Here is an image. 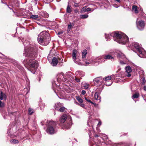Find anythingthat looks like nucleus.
Segmentation results:
<instances>
[{
    "label": "nucleus",
    "instance_id": "nucleus-48",
    "mask_svg": "<svg viewBox=\"0 0 146 146\" xmlns=\"http://www.w3.org/2000/svg\"><path fill=\"white\" fill-rule=\"evenodd\" d=\"M63 33L62 32H58V35H60L61 34H62Z\"/></svg>",
    "mask_w": 146,
    "mask_h": 146
},
{
    "label": "nucleus",
    "instance_id": "nucleus-44",
    "mask_svg": "<svg viewBox=\"0 0 146 146\" xmlns=\"http://www.w3.org/2000/svg\"><path fill=\"white\" fill-rule=\"evenodd\" d=\"M86 92L85 90H82V94L83 95H84L86 94Z\"/></svg>",
    "mask_w": 146,
    "mask_h": 146
},
{
    "label": "nucleus",
    "instance_id": "nucleus-16",
    "mask_svg": "<svg viewBox=\"0 0 146 146\" xmlns=\"http://www.w3.org/2000/svg\"><path fill=\"white\" fill-rule=\"evenodd\" d=\"M104 59H110L112 60H114V57L110 54H108L105 55L104 57Z\"/></svg>",
    "mask_w": 146,
    "mask_h": 146
},
{
    "label": "nucleus",
    "instance_id": "nucleus-11",
    "mask_svg": "<svg viewBox=\"0 0 146 146\" xmlns=\"http://www.w3.org/2000/svg\"><path fill=\"white\" fill-rule=\"evenodd\" d=\"M142 49L140 50V52L138 51L139 53L138 54L139 56L141 58L146 57V52L142 51Z\"/></svg>",
    "mask_w": 146,
    "mask_h": 146
},
{
    "label": "nucleus",
    "instance_id": "nucleus-38",
    "mask_svg": "<svg viewBox=\"0 0 146 146\" xmlns=\"http://www.w3.org/2000/svg\"><path fill=\"white\" fill-rule=\"evenodd\" d=\"M0 100V107L1 108L3 107L4 106V103H3Z\"/></svg>",
    "mask_w": 146,
    "mask_h": 146
},
{
    "label": "nucleus",
    "instance_id": "nucleus-2",
    "mask_svg": "<svg viewBox=\"0 0 146 146\" xmlns=\"http://www.w3.org/2000/svg\"><path fill=\"white\" fill-rule=\"evenodd\" d=\"M112 37L114 40L121 44H125L129 41V38L124 34L119 32H113L110 34H105L107 40H109Z\"/></svg>",
    "mask_w": 146,
    "mask_h": 146
},
{
    "label": "nucleus",
    "instance_id": "nucleus-55",
    "mask_svg": "<svg viewBox=\"0 0 146 146\" xmlns=\"http://www.w3.org/2000/svg\"><path fill=\"white\" fill-rule=\"evenodd\" d=\"M9 8L10 9H11V8H9Z\"/></svg>",
    "mask_w": 146,
    "mask_h": 146
},
{
    "label": "nucleus",
    "instance_id": "nucleus-34",
    "mask_svg": "<svg viewBox=\"0 0 146 146\" xmlns=\"http://www.w3.org/2000/svg\"><path fill=\"white\" fill-rule=\"evenodd\" d=\"M111 79V76H108L106 77L105 78V80L106 81L110 80V81Z\"/></svg>",
    "mask_w": 146,
    "mask_h": 146
},
{
    "label": "nucleus",
    "instance_id": "nucleus-46",
    "mask_svg": "<svg viewBox=\"0 0 146 146\" xmlns=\"http://www.w3.org/2000/svg\"><path fill=\"white\" fill-rule=\"evenodd\" d=\"M102 123L100 121H99L98 123V126H100L101 125Z\"/></svg>",
    "mask_w": 146,
    "mask_h": 146
},
{
    "label": "nucleus",
    "instance_id": "nucleus-41",
    "mask_svg": "<svg viewBox=\"0 0 146 146\" xmlns=\"http://www.w3.org/2000/svg\"><path fill=\"white\" fill-rule=\"evenodd\" d=\"M120 60V63L121 64H126V63L123 61H122L121 60L119 59Z\"/></svg>",
    "mask_w": 146,
    "mask_h": 146
},
{
    "label": "nucleus",
    "instance_id": "nucleus-47",
    "mask_svg": "<svg viewBox=\"0 0 146 146\" xmlns=\"http://www.w3.org/2000/svg\"><path fill=\"white\" fill-rule=\"evenodd\" d=\"M74 12L75 13H77L78 12V10L76 9L74 10Z\"/></svg>",
    "mask_w": 146,
    "mask_h": 146
},
{
    "label": "nucleus",
    "instance_id": "nucleus-40",
    "mask_svg": "<svg viewBox=\"0 0 146 146\" xmlns=\"http://www.w3.org/2000/svg\"><path fill=\"white\" fill-rule=\"evenodd\" d=\"M143 82L142 84H145L146 82V80H145V78H143Z\"/></svg>",
    "mask_w": 146,
    "mask_h": 146
},
{
    "label": "nucleus",
    "instance_id": "nucleus-4",
    "mask_svg": "<svg viewBox=\"0 0 146 146\" xmlns=\"http://www.w3.org/2000/svg\"><path fill=\"white\" fill-rule=\"evenodd\" d=\"M56 125V123L53 121H50L47 122V127L46 130L47 133L51 134H54Z\"/></svg>",
    "mask_w": 146,
    "mask_h": 146
},
{
    "label": "nucleus",
    "instance_id": "nucleus-6",
    "mask_svg": "<svg viewBox=\"0 0 146 146\" xmlns=\"http://www.w3.org/2000/svg\"><path fill=\"white\" fill-rule=\"evenodd\" d=\"M77 51L76 50H74L72 51V58L74 61L75 63L79 64V62L78 61V60L76 58V54Z\"/></svg>",
    "mask_w": 146,
    "mask_h": 146
},
{
    "label": "nucleus",
    "instance_id": "nucleus-18",
    "mask_svg": "<svg viewBox=\"0 0 146 146\" xmlns=\"http://www.w3.org/2000/svg\"><path fill=\"white\" fill-rule=\"evenodd\" d=\"M87 54V51L86 50H84L82 52V58L83 59L86 58V54Z\"/></svg>",
    "mask_w": 146,
    "mask_h": 146
},
{
    "label": "nucleus",
    "instance_id": "nucleus-25",
    "mask_svg": "<svg viewBox=\"0 0 146 146\" xmlns=\"http://www.w3.org/2000/svg\"><path fill=\"white\" fill-rule=\"evenodd\" d=\"M88 17V15L87 14L82 15H80V17L82 19H85L87 18Z\"/></svg>",
    "mask_w": 146,
    "mask_h": 146
},
{
    "label": "nucleus",
    "instance_id": "nucleus-3",
    "mask_svg": "<svg viewBox=\"0 0 146 146\" xmlns=\"http://www.w3.org/2000/svg\"><path fill=\"white\" fill-rule=\"evenodd\" d=\"M51 40L49 34L46 31L40 33L38 37L39 43L42 45H47L48 44Z\"/></svg>",
    "mask_w": 146,
    "mask_h": 146
},
{
    "label": "nucleus",
    "instance_id": "nucleus-29",
    "mask_svg": "<svg viewBox=\"0 0 146 146\" xmlns=\"http://www.w3.org/2000/svg\"><path fill=\"white\" fill-rule=\"evenodd\" d=\"M34 110L31 108H29V113L30 115H32L34 112Z\"/></svg>",
    "mask_w": 146,
    "mask_h": 146
},
{
    "label": "nucleus",
    "instance_id": "nucleus-27",
    "mask_svg": "<svg viewBox=\"0 0 146 146\" xmlns=\"http://www.w3.org/2000/svg\"><path fill=\"white\" fill-rule=\"evenodd\" d=\"M10 142L11 143L13 144L17 143L19 142L18 140L15 139H13L11 140Z\"/></svg>",
    "mask_w": 146,
    "mask_h": 146
},
{
    "label": "nucleus",
    "instance_id": "nucleus-54",
    "mask_svg": "<svg viewBox=\"0 0 146 146\" xmlns=\"http://www.w3.org/2000/svg\"><path fill=\"white\" fill-rule=\"evenodd\" d=\"M95 136V137H98V135H96Z\"/></svg>",
    "mask_w": 146,
    "mask_h": 146
},
{
    "label": "nucleus",
    "instance_id": "nucleus-42",
    "mask_svg": "<svg viewBox=\"0 0 146 146\" xmlns=\"http://www.w3.org/2000/svg\"><path fill=\"white\" fill-rule=\"evenodd\" d=\"M42 16H43V17H44L47 18L48 16V15L47 13H45V14L44 16L42 15Z\"/></svg>",
    "mask_w": 146,
    "mask_h": 146
},
{
    "label": "nucleus",
    "instance_id": "nucleus-53",
    "mask_svg": "<svg viewBox=\"0 0 146 146\" xmlns=\"http://www.w3.org/2000/svg\"><path fill=\"white\" fill-rule=\"evenodd\" d=\"M101 57H98V60H100V59H101Z\"/></svg>",
    "mask_w": 146,
    "mask_h": 146
},
{
    "label": "nucleus",
    "instance_id": "nucleus-21",
    "mask_svg": "<svg viewBox=\"0 0 146 146\" xmlns=\"http://www.w3.org/2000/svg\"><path fill=\"white\" fill-rule=\"evenodd\" d=\"M62 106L61 104L60 103H57L55 104L54 107L55 109H59L61 106Z\"/></svg>",
    "mask_w": 146,
    "mask_h": 146
},
{
    "label": "nucleus",
    "instance_id": "nucleus-45",
    "mask_svg": "<svg viewBox=\"0 0 146 146\" xmlns=\"http://www.w3.org/2000/svg\"><path fill=\"white\" fill-rule=\"evenodd\" d=\"M79 105H80V106H81V107H82L84 108V107L85 105H84V104H80Z\"/></svg>",
    "mask_w": 146,
    "mask_h": 146
},
{
    "label": "nucleus",
    "instance_id": "nucleus-31",
    "mask_svg": "<svg viewBox=\"0 0 146 146\" xmlns=\"http://www.w3.org/2000/svg\"><path fill=\"white\" fill-rule=\"evenodd\" d=\"M74 25L73 23H71L68 26V29H69L72 28L74 26Z\"/></svg>",
    "mask_w": 146,
    "mask_h": 146
},
{
    "label": "nucleus",
    "instance_id": "nucleus-39",
    "mask_svg": "<svg viewBox=\"0 0 146 146\" xmlns=\"http://www.w3.org/2000/svg\"><path fill=\"white\" fill-rule=\"evenodd\" d=\"M46 3H48L53 1V0H42Z\"/></svg>",
    "mask_w": 146,
    "mask_h": 146
},
{
    "label": "nucleus",
    "instance_id": "nucleus-24",
    "mask_svg": "<svg viewBox=\"0 0 146 146\" xmlns=\"http://www.w3.org/2000/svg\"><path fill=\"white\" fill-rule=\"evenodd\" d=\"M139 94L138 93H136L133 95L132 96V98L133 99L135 98H137L139 97Z\"/></svg>",
    "mask_w": 146,
    "mask_h": 146
},
{
    "label": "nucleus",
    "instance_id": "nucleus-32",
    "mask_svg": "<svg viewBox=\"0 0 146 146\" xmlns=\"http://www.w3.org/2000/svg\"><path fill=\"white\" fill-rule=\"evenodd\" d=\"M76 98L79 102L82 103L83 102V100L79 97H77Z\"/></svg>",
    "mask_w": 146,
    "mask_h": 146
},
{
    "label": "nucleus",
    "instance_id": "nucleus-1",
    "mask_svg": "<svg viewBox=\"0 0 146 146\" xmlns=\"http://www.w3.org/2000/svg\"><path fill=\"white\" fill-rule=\"evenodd\" d=\"M26 43H29L27 41H25L23 42L24 46H26L23 54L26 57H31L25 59L23 63L25 66L29 67L28 70L32 73H34L35 70L37 69L38 65V62L35 60L31 58V57H33V49L32 48H27V45Z\"/></svg>",
    "mask_w": 146,
    "mask_h": 146
},
{
    "label": "nucleus",
    "instance_id": "nucleus-37",
    "mask_svg": "<svg viewBox=\"0 0 146 146\" xmlns=\"http://www.w3.org/2000/svg\"><path fill=\"white\" fill-rule=\"evenodd\" d=\"M85 100L87 101L88 102H90V103H91L92 104H94V103L92 102L91 101H90V100H88L87 98H85Z\"/></svg>",
    "mask_w": 146,
    "mask_h": 146
},
{
    "label": "nucleus",
    "instance_id": "nucleus-50",
    "mask_svg": "<svg viewBox=\"0 0 146 146\" xmlns=\"http://www.w3.org/2000/svg\"><path fill=\"white\" fill-rule=\"evenodd\" d=\"M115 1H117L118 3H120L121 2L120 0H115Z\"/></svg>",
    "mask_w": 146,
    "mask_h": 146
},
{
    "label": "nucleus",
    "instance_id": "nucleus-20",
    "mask_svg": "<svg viewBox=\"0 0 146 146\" xmlns=\"http://www.w3.org/2000/svg\"><path fill=\"white\" fill-rule=\"evenodd\" d=\"M132 10L134 11L135 13H138V11L137 10V7L136 5H133L132 8Z\"/></svg>",
    "mask_w": 146,
    "mask_h": 146
},
{
    "label": "nucleus",
    "instance_id": "nucleus-13",
    "mask_svg": "<svg viewBox=\"0 0 146 146\" xmlns=\"http://www.w3.org/2000/svg\"><path fill=\"white\" fill-rule=\"evenodd\" d=\"M7 98V96L6 94L3 93L2 92H1L0 93V100H2L4 99L6 100Z\"/></svg>",
    "mask_w": 146,
    "mask_h": 146
},
{
    "label": "nucleus",
    "instance_id": "nucleus-52",
    "mask_svg": "<svg viewBox=\"0 0 146 146\" xmlns=\"http://www.w3.org/2000/svg\"><path fill=\"white\" fill-rule=\"evenodd\" d=\"M41 125H44V124H43V122L42 121L41 122Z\"/></svg>",
    "mask_w": 146,
    "mask_h": 146
},
{
    "label": "nucleus",
    "instance_id": "nucleus-30",
    "mask_svg": "<svg viewBox=\"0 0 146 146\" xmlns=\"http://www.w3.org/2000/svg\"><path fill=\"white\" fill-rule=\"evenodd\" d=\"M86 6H85L82 8L81 10V13H82L86 12Z\"/></svg>",
    "mask_w": 146,
    "mask_h": 146
},
{
    "label": "nucleus",
    "instance_id": "nucleus-19",
    "mask_svg": "<svg viewBox=\"0 0 146 146\" xmlns=\"http://www.w3.org/2000/svg\"><path fill=\"white\" fill-rule=\"evenodd\" d=\"M117 57L120 59H120H126L125 55L122 53L118 54L117 55Z\"/></svg>",
    "mask_w": 146,
    "mask_h": 146
},
{
    "label": "nucleus",
    "instance_id": "nucleus-43",
    "mask_svg": "<svg viewBox=\"0 0 146 146\" xmlns=\"http://www.w3.org/2000/svg\"><path fill=\"white\" fill-rule=\"evenodd\" d=\"M75 80L77 82H80V79L79 78H76Z\"/></svg>",
    "mask_w": 146,
    "mask_h": 146
},
{
    "label": "nucleus",
    "instance_id": "nucleus-33",
    "mask_svg": "<svg viewBox=\"0 0 146 146\" xmlns=\"http://www.w3.org/2000/svg\"><path fill=\"white\" fill-rule=\"evenodd\" d=\"M71 125H72L71 121H70V122H69V123H68L67 124V126H66V128L67 129H68L69 128L71 127Z\"/></svg>",
    "mask_w": 146,
    "mask_h": 146
},
{
    "label": "nucleus",
    "instance_id": "nucleus-9",
    "mask_svg": "<svg viewBox=\"0 0 146 146\" xmlns=\"http://www.w3.org/2000/svg\"><path fill=\"white\" fill-rule=\"evenodd\" d=\"M126 71L125 73V76L127 77H130L131 74H129L131 72V69L129 66H127L125 68Z\"/></svg>",
    "mask_w": 146,
    "mask_h": 146
},
{
    "label": "nucleus",
    "instance_id": "nucleus-51",
    "mask_svg": "<svg viewBox=\"0 0 146 146\" xmlns=\"http://www.w3.org/2000/svg\"><path fill=\"white\" fill-rule=\"evenodd\" d=\"M86 64H89V63L88 62H86Z\"/></svg>",
    "mask_w": 146,
    "mask_h": 146
},
{
    "label": "nucleus",
    "instance_id": "nucleus-14",
    "mask_svg": "<svg viewBox=\"0 0 146 146\" xmlns=\"http://www.w3.org/2000/svg\"><path fill=\"white\" fill-rule=\"evenodd\" d=\"M67 117V115L66 114L63 115L60 119V121L62 123H64Z\"/></svg>",
    "mask_w": 146,
    "mask_h": 146
},
{
    "label": "nucleus",
    "instance_id": "nucleus-12",
    "mask_svg": "<svg viewBox=\"0 0 146 146\" xmlns=\"http://www.w3.org/2000/svg\"><path fill=\"white\" fill-rule=\"evenodd\" d=\"M94 98L96 100L99 101V102H100L101 98L100 96L99 93L98 92H95L94 95Z\"/></svg>",
    "mask_w": 146,
    "mask_h": 146
},
{
    "label": "nucleus",
    "instance_id": "nucleus-17",
    "mask_svg": "<svg viewBox=\"0 0 146 146\" xmlns=\"http://www.w3.org/2000/svg\"><path fill=\"white\" fill-rule=\"evenodd\" d=\"M67 77L70 80H72L74 78V77L72 74L70 73H67L66 74Z\"/></svg>",
    "mask_w": 146,
    "mask_h": 146
},
{
    "label": "nucleus",
    "instance_id": "nucleus-7",
    "mask_svg": "<svg viewBox=\"0 0 146 146\" xmlns=\"http://www.w3.org/2000/svg\"><path fill=\"white\" fill-rule=\"evenodd\" d=\"M62 61L63 59H62L59 58L58 60L57 58L56 57H54L52 59L51 64L53 66H55L56 65L58 62H62Z\"/></svg>",
    "mask_w": 146,
    "mask_h": 146
},
{
    "label": "nucleus",
    "instance_id": "nucleus-49",
    "mask_svg": "<svg viewBox=\"0 0 146 146\" xmlns=\"http://www.w3.org/2000/svg\"><path fill=\"white\" fill-rule=\"evenodd\" d=\"M144 90L146 91V86H145L143 87Z\"/></svg>",
    "mask_w": 146,
    "mask_h": 146
},
{
    "label": "nucleus",
    "instance_id": "nucleus-22",
    "mask_svg": "<svg viewBox=\"0 0 146 146\" xmlns=\"http://www.w3.org/2000/svg\"><path fill=\"white\" fill-rule=\"evenodd\" d=\"M72 7L68 5L66 8V12L68 13H70L72 12Z\"/></svg>",
    "mask_w": 146,
    "mask_h": 146
},
{
    "label": "nucleus",
    "instance_id": "nucleus-26",
    "mask_svg": "<svg viewBox=\"0 0 146 146\" xmlns=\"http://www.w3.org/2000/svg\"><path fill=\"white\" fill-rule=\"evenodd\" d=\"M38 18V15H32L30 17V19L32 18V19H36Z\"/></svg>",
    "mask_w": 146,
    "mask_h": 146
},
{
    "label": "nucleus",
    "instance_id": "nucleus-15",
    "mask_svg": "<svg viewBox=\"0 0 146 146\" xmlns=\"http://www.w3.org/2000/svg\"><path fill=\"white\" fill-rule=\"evenodd\" d=\"M134 46L138 51L140 52V50L142 48L140 47L138 43L134 42Z\"/></svg>",
    "mask_w": 146,
    "mask_h": 146
},
{
    "label": "nucleus",
    "instance_id": "nucleus-36",
    "mask_svg": "<svg viewBox=\"0 0 146 146\" xmlns=\"http://www.w3.org/2000/svg\"><path fill=\"white\" fill-rule=\"evenodd\" d=\"M112 84V82L111 81H110L109 82H106V85L107 86H109Z\"/></svg>",
    "mask_w": 146,
    "mask_h": 146
},
{
    "label": "nucleus",
    "instance_id": "nucleus-35",
    "mask_svg": "<svg viewBox=\"0 0 146 146\" xmlns=\"http://www.w3.org/2000/svg\"><path fill=\"white\" fill-rule=\"evenodd\" d=\"M94 10V9L92 8H91L89 7L88 8H86V12H88L90 11H91L92 12Z\"/></svg>",
    "mask_w": 146,
    "mask_h": 146
},
{
    "label": "nucleus",
    "instance_id": "nucleus-28",
    "mask_svg": "<svg viewBox=\"0 0 146 146\" xmlns=\"http://www.w3.org/2000/svg\"><path fill=\"white\" fill-rule=\"evenodd\" d=\"M89 86V84L88 83H85L84 84V87L85 89H88Z\"/></svg>",
    "mask_w": 146,
    "mask_h": 146
},
{
    "label": "nucleus",
    "instance_id": "nucleus-10",
    "mask_svg": "<svg viewBox=\"0 0 146 146\" xmlns=\"http://www.w3.org/2000/svg\"><path fill=\"white\" fill-rule=\"evenodd\" d=\"M57 78L58 81H60L64 80L63 78H64L65 76L63 73L62 72L59 73L57 76Z\"/></svg>",
    "mask_w": 146,
    "mask_h": 146
},
{
    "label": "nucleus",
    "instance_id": "nucleus-8",
    "mask_svg": "<svg viewBox=\"0 0 146 146\" xmlns=\"http://www.w3.org/2000/svg\"><path fill=\"white\" fill-rule=\"evenodd\" d=\"M137 27L138 29L140 30L143 29L145 26V23L142 21H139L137 23Z\"/></svg>",
    "mask_w": 146,
    "mask_h": 146
},
{
    "label": "nucleus",
    "instance_id": "nucleus-5",
    "mask_svg": "<svg viewBox=\"0 0 146 146\" xmlns=\"http://www.w3.org/2000/svg\"><path fill=\"white\" fill-rule=\"evenodd\" d=\"M104 78L101 77H99L94 79L93 81L95 85L96 86H99L103 82Z\"/></svg>",
    "mask_w": 146,
    "mask_h": 146
},
{
    "label": "nucleus",
    "instance_id": "nucleus-23",
    "mask_svg": "<svg viewBox=\"0 0 146 146\" xmlns=\"http://www.w3.org/2000/svg\"><path fill=\"white\" fill-rule=\"evenodd\" d=\"M66 108L64 107L61 106V107L58 110V111L60 112H63L66 111Z\"/></svg>",
    "mask_w": 146,
    "mask_h": 146
}]
</instances>
